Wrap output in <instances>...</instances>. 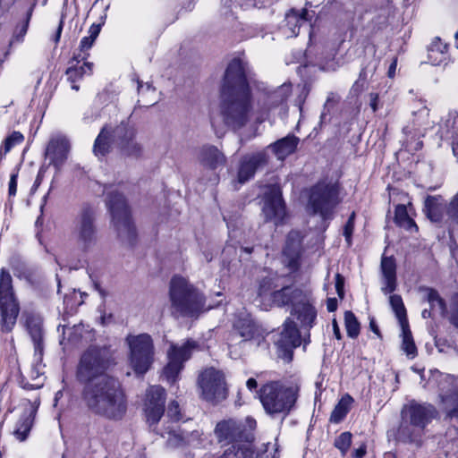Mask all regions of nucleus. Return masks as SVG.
I'll return each mask as SVG.
<instances>
[{"instance_id":"1","label":"nucleus","mask_w":458,"mask_h":458,"mask_svg":"<svg viewBox=\"0 0 458 458\" xmlns=\"http://www.w3.org/2000/svg\"><path fill=\"white\" fill-rule=\"evenodd\" d=\"M107 363L96 348L81 358L77 378L83 384L82 400L94 414L120 420L127 411V400L120 382L106 371Z\"/></svg>"},{"instance_id":"2","label":"nucleus","mask_w":458,"mask_h":458,"mask_svg":"<svg viewBox=\"0 0 458 458\" xmlns=\"http://www.w3.org/2000/svg\"><path fill=\"white\" fill-rule=\"evenodd\" d=\"M251 95L247 71L240 59L228 65L222 88L220 114L224 123L237 130L247 124L252 115Z\"/></svg>"},{"instance_id":"3","label":"nucleus","mask_w":458,"mask_h":458,"mask_svg":"<svg viewBox=\"0 0 458 458\" xmlns=\"http://www.w3.org/2000/svg\"><path fill=\"white\" fill-rule=\"evenodd\" d=\"M165 391L160 386H150L146 394L145 414L147 422L153 431L165 437L167 435V444L172 447L185 445L199 447L204 445L203 432L196 429L191 432L179 429L174 425L164 428H157V422L164 415Z\"/></svg>"},{"instance_id":"4","label":"nucleus","mask_w":458,"mask_h":458,"mask_svg":"<svg viewBox=\"0 0 458 458\" xmlns=\"http://www.w3.org/2000/svg\"><path fill=\"white\" fill-rule=\"evenodd\" d=\"M271 298L278 307L291 306V315L296 318L301 327L310 330L315 325L317 310L310 291L289 285L273 292Z\"/></svg>"},{"instance_id":"5","label":"nucleus","mask_w":458,"mask_h":458,"mask_svg":"<svg viewBox=\"0 0 458 458\" xmlns=\"http://www.w3.org/2000/svg\"><path fill=\"white\" fill-rule=\"evenodd\" d=\"M437 414V409L433 404L410 401L401 411L402 420L397 430L398 439L405 443H418L425 428Z\"/></svg>"},{"instance_id":"6","label":"nucleus","mask_w":458,"mask_h":458,"mask_svg":"<svg viewBox=\"0 0 458 458\" xmlns=\"http://www.w3.org/2000/svg\"><path fill=\"white\" fill-rule=\"evenodd\" d=\"M113 148L131 157H138L142 151L140 145L134 140L133 129L123 123L115 127L104 126L95 140L93 152L98 157H103Z\"/></svg>"},{"instance_id":"7","label":"nucleus","mask_w":458,"mask_h":458,"mask_svg":"<svg viewBox=\"0 0 458 458\" xmlns=\"http://www.w3.org/2000/svg\"><path fill=\"white\" fill-rule=\"evenodd\" d=\"M298 393L297 385L272 381L262 386L259 392V397L267 414L285 416L293 408Z\"/></svg>"},{"instance_id":"8","label":"nucleus","mask_w":458,"mask_h":458,"mask_svg":"<svg viewBox=\"0 0 458 458\" xmlns=\"http://www.w3.org/2000/svg\"><path fill=\"white\" fill-rule=\"evenodd\" d=\"M124 185H106V205L112 216V223L119 237L131 241L135 236V228L131 219L130 208L123 195Z\"/></svg>"},{"instance_id":"9","label":"nucleus","mask_w":458,"mask_h":458,"mask_svg":"<svg viewBox=\"0 0 458 458\" xmlns=\"http://www.w3.org/2000/svg\"><path fill=\"white\" fill-rule=\"evenodd\" d=\"M440 377L439 398L447 423L445 437L458 446V377L449 374Z\"/></svg>"},{"instance_id":"10","label":"nucleus","mask_w":458,"mask_h":458,"mask_svg":"<svg viewBox=\"0 0 458 458\" xmlns=\"http://www.w3.org/2000/svg\"><path fill=\"white\" fill-rule=\"evenodd\" d=\"M170 300L174 308L183 315L194 316L204 309L203 295L185 278L174 276L170 283Z\"/></svg>"},{"instance_id":"11","label":"nucleus","mask_w":458,"mask_h":458,"mask_svg":"<svg viewBox=\"0 0 458 458\" xmlns=\"http://www.w3.org/2000/svg\"><path fill=\"white\" fill-rule=\"evenodd\" d=\"M20 303L13 287V279L8 271H0V327L3 332L10 333L16 325L20 313Z\"/></svg>"},{"instance_id":"12","label":"nucleus","mask_w":458,"mask_h":458,"mask_svg":"<svg viewBox=\"0 0 458 458\" xmlns=\"http://www.w3.org/2000/svg\"><path fill=\"white\" fill-rule=\"evenodd\" d=\"M96 218L95 209L91 207H84L74 220L72 234L83 251L92 250L98 243Z\"/></svg>"},{"instance_id":"13","label":"nucleus","mask_w":458,"mask_h":458,"mask_svg":"<svg viewBox=\"0 0 458 458\" xmlns=\"http://www.w3.org/2000/svg\"><path fill=\"white\" fill-rule=\"evenodd\" d=\"M131 366L137 374H144L149 369L153 360V344L147 334L129 335Z\"/></svg>"},{"instance_id":"14","label":"nucleus","mask_w":458,"mask_h":458,"mask_svg":"<svg viewBox=\"0 0 458 458\" xmlns=\"http://www.w3.org/2000/svg\"><path fill=\"white\" fill-rule=\"evenodd\" d=\"M199 350V344L192 339H188L182 344H171L167 351L168 363L164 368L163 377L169 383H174L183 369V363L191 357L194 352Z\"/></svg>"},{"instance_id":"15","label":"nucleus","mask_w":458,"mask_h":458,"mask_svg":"<svg viewBox=\"0 0 458 458\" xmlns=\"http://www.w3.org/2000/svg\"><path fill=\"white\" fill-rule=\"evenodd\" d=\"M198 386L203 399L219 402L226 398L227 388L222 371L213 367L205 369L198 377Z\"/></svg>"},{"instance_id":"16","label":"nucleus","mask_w":458,"mask_h":458,"mask_svg":"<svg viewBox=\"0 0 458 458\" xmlns=\"http://www.w3.org/2000/svg\"><path fill=\"white\" fill-rule=\"evenodd\" d=\"M337 202V191L334 185L325 182L318 183L311 189L308 208L313 214H318L322 218L327 219Z\"/></svg>"},{"instance_id":"17","label":"nucleus","mask_w":458,"mask_h":458,"mask_svg":"<svg viewBox=\"0 0 458 458\" xmlns=\"http://www.w3.org/2000/svg\"><path fill=\"white\" fill-rule=\"evenodd\" d=\"M24 327L34 344V362L30 376L37 378L43 373L40 362L43 356V330L42 319L38 314L30 310H24L22 313Z\"/></svg>"},{"instance_id":"18","label":"nucleus","mask_w":458,"mask_h":458,"mask_svg":"<svg viewBox=\"0 0 458 458\" xmlns=\"http://www.w3.org/2000/svg\"><path fill=\"white\" fill-rule=\"evenodd\" d=\"M262 213L267 221L278 225L283 222L286 211L282 198V191L279 186L271 185L267 188L264 193V206Z\"/></svg>"},{"instance_id":"19","label":"nucleus","mask_w":458,"mask_h":458,"mask_svg":"<svg viewBox=\"0 0 458 458\" xmlns=\"http://www.w3.org/2000/svg\"><path fill=\"white\" fill-rule=\"evenodd\" d=\"M275 344L278 349V356L291 360L293 350L301 344L300 332L294 321L290 318L285 320Z\"/></svg>"},{"instance_id":"20","label":"nucleus","mask_w":458,"mask_h":458,"mask_svg":"<svg viewBox=\"0 0 458 458\" xmlns=\"http://www.w3.org/2000/svg\"><path fill=\"white\" fill-rule=\"evenodd\" d=\"M71 144L67 137L61 133L53 135L46 148V157L49 164L59 171L68 158Z\"/></svg>"},{"instance_id":"21","label":"nucleus","mask_w":458,"mask_h":458,"mask_svg":"<svg viewBox=\"0 0 458 458\" xmlns=\"http://www.w3.org/2000/svg\"><path fill=\"white\" fill-rule=\"evenodd\" d=\"M214 434L219 443L232 444L240 446L237 443L250 440L249 433L242 429V426L233 420L218 422L214 429Z\"/></svg>"},{"instance_id":"22","label":"nucleus","mask_w":458,"mask_h":458,"mask_svg":"<svg viewBox=\"0 0 458 458\" xmlns=\"http://www.w3.org/2000/svg\"><path fill=\"white\" fill-rule=\"evenodd\" d=\"M69 66L66 69L65 75L71 88L76 91L80 89L79 82L84 77L90 76L93 72V64L86 62V55L73 54L69 61Z\"/></svg>"},{"instance_id":"23","label":"nucleus","mask_w":458,"mask_h":458,"mask_svg":"<svg viewBox=\"0 0 458 458\" xmlns=\"http://www.w3.org/2000/svg\"><path fill=\"white\" fill-rule=\"evenodd\" d=\"M233 328L243 338V341L258 339V344H259V338H263L259 327L246 311H241L236 315L233 321Z\"/></svg>"},{"instance_id":"24","label":"nucleus","mask_w":458,"mask_h":458,"mask_svg":"<svg viewBox=\"0 0 458 458\" xmlns=\"http://www.w3.org/2000/svg\"><path fill=\"white\" fill-rule=\"evenodd\" d=\"M301 239L302 237L299 231H291L287 235L285 247L284 249V262L292 270H295L299 267L301 252Z\"/></svg>"},{"instance_id":"25","label":"nucleus","mask_w":458,"mask_h":458,"mask_svg":"<svg viewBox=\"0 0 458 458\" xmlns=\"http://www.w3.org/2000/svg\"><path fill=\"white\" fill-rule=\"evenodd\" d=\"M267 163V156L264 152H258L245 156L238 171V181L244 183L253 177L257 169Z\"/></svg>"},{"instance_id":"26","label":"nucleus","mask_w":458,"mask_h":458,"mask_svg":"<svg viewBox=\"0 0 458 458\" xmlns=\"http://www.w3.org/2000/svg\"><path fill=\"white\" fill-rule=\"evenodd\" d=\"M382 288L385 294H388L396 289V265L394 258L383 257L381 260Z\"/></svg>"},{"instance_id":"27","label":"nucleus","mask_w":458,"mask_h":458,"mask_svg":"<svg viewBox=\"0 0 458 458\" xmlns=\"http://www.w3.org/2000/svg\"><path fill=\"white\" fill-rule=\"evenodd\" d=\"M291 84L284 83L280 87H278L276 90L269 93L267 96L266 100L264 101V106L262 108H265V112H263L260 115L257 117V121L259 123H262L267 119V111L270 110L271 108L277 106L281 104H283L290 96L291 94Z\"/></svg>"},{"instance_id":"28","label":"nucleus","mask_w":458,"mask_h":458,"mask_svg":"<svg viewBox=\"0 0 458 458\" xmlns=\"http://www.w3.org/2000/svg\"><path fill=\"white\" fill-rule=\"evenodd\" d=\"M36 408L30 403H28L23 410L22 414L16 422L13 429V436L19 441L26 440L28 435L32 428Z\"/></svg>"},{"instance_id":"29","label":"nucleus","mask_w":458,"mask_h":458,"mask_svg":"<svg viewBox=\"0 0 458 458\" xmlns=\"http://www.w3.org/2000/svg\"><path fill=\"white\" fill-rule=\"evenodd\" d=\"M199 161L204 166L216 169L225 163V157L214 146H205L199 153Z\"/></svg>"},{"instance_id":"30","label":"nucleus","mask_w":458,"mask_h":458,"mask_svg":"<svg viewBox=\"0 0 458 458\" xmlns=\"http://www.w3.org/2000/svg\"><path fill=\"white\" fill-rule=\"evenodd\" d=\"M298 143L299 139L297 137L288 135L270 145L269 148L278 159L284 160L286 157L294 152Z\"/></svg>"},{"instance_id":"31","label":"nucleus","mask_w":458,"mask_h":458,"mask_svg":"<svg viewBox=\"0 0 458 458\" xmlns=\"http://www.w3.org/2000/svg\"><path fill=\"white\" fill-rule=\"evenodd\" d=\"M308 11L303 9L301 13L292 10L290 11L286 16V25L289 28L291 37H296L299 34L300 27L308 21Z\"/></svg>"},{"instance_id":"32","label":"nucleus","mask_w":458,"mask_h":458,"mask_svg":"<svg viewBox=\"0 0 458 458\" xmlns=\"http://www.w3.org/2000/svg\"><path fill=\"white\" fill-rule=\"evenodd\" d=\"M447 46L439 38H435L428 47V59L432 64H439L445 60Z\"/></svg>"},{"instance_id":"33","label":"nucleus","mask_w":458,"mask_h":458,"mask_svg":"<svg viewBox=\"0 0 458 458\" xmlns=\"http://www.w3.org/2000/svg\"><path fill=\"white\" fill-rule=\"evenodd\" d=\"M394 221L399 226H401L410 232H417L418 231V226L416 225L415 222L408 215L407 208L404 205H398L396 207L395 214H394Z\"/></svg>"},{"instance_id":"34","label":"nucleus","mask_w":458,"mask_h":458,"mask_svg":"<svg viewBox=\"0 0 458 458\" xmlns=\"http://www.w3.org/2000/svg\"><path fill=\"white\" fill-rule=\"evenodd\" d=\"M443 206L440 199L437 197H428L425 200V212L427 216L432 222H439L442 219Z\"/></svg>"},{"instance_id":"35","label":"nucleus","mask_w":458,"mask_h":458,"mask_svg":"<svg viewBox=\"0 0 458 458\" xmlns=\"http://www.w3.org/2000/svg\"><path fill=\"white\" fill-rule=\"evenodd\" d=\"M389 303L392 310L394 312L395 317L399 321L400 326H407L408 320L406 309L404 307L402 297L398 294L390 295Z\"/></svg>"},{"instance_id":"36","label":"nucleus","mask_w":458,"mask_h":458,"mask_svg":"<svg viewBox=\"0 0 458 458\" xmlns=\"http://www.w3.org/2000/svg\"><path fill=\"white\" fill-rule=\"evenodd\" d=\"M352 402V398L350 395L344 396L333 410L330 416V421L334 423H339L342 421L348 413Z\"/></svg>"},{"instance_id":"37","label":"nucleus","mask_w":458,"mask_h":458,"mask_svg":"<svg viewBox=\"0 0 458 458\" xmlns=\"http://www.w3.org/2000/svg\"><path fill=\"white\" fill-rule=\"evenodd\" d=\"M427 300L433 312H437L441 316H445L446 314L445 302L436 290L431 288L427 290Z\"/></svg>"},{"instance_id":"38","label":"nucleus","mask_w":458,"mask_h":458,"mask_svg":"<svg viewBox=\"0 0 458 458\" xmlns=\"http://www.w3.org/2000/svg\"><path fill=\"white\" fill-rule=\"evenodd\" d=\"M100 28L98 25L93 24L89 30V36L84 37L80 43V52L75 53L76 55H86V58L89 56L88 51L93 46L97 37L98 36Z\"/></svg>"},{"instance_id":"39","label":"nucleus","mask_w":458,"mask_h":458,"mask_svg":"<svg viewBox=\"0 0 458 458\" xmlns=\"http://www.w3.org/2000/svg\"><path fill=\"white\" fill-rule=\"evenodd\" d=\"M252 453L235 445L225 450L219 458H251ZM203 458H214L212 454H206Z\"/></svg>"},{"instance_id":"40","label":"nucleus","mask_w":458,"mask_h":458,"mask_svg":"<svg viewBox=\"0 0 458 458\" xmlns=\"http://www.w3.org/2000/svg\"><path fill=\"white\" fill-rule=\"evenodd\" d=\"M403 331V350L407 353V355L414 357L416 354V346L413 342L411 333L409 329V325L401 326Z\"/></svg>"},{"instance_id":"41","label":"nucleus","mask_w":458,"mask_h":458,"mask_svg":"<svg viewBox=\"0 0 458 458\" xmlns=\"http://www.w3.org/2000/svg\"><path fill=\"white\" fill-rule=\"evenodd\" d=\"M344 322L348 336L355 338L360 334V323L352 311H346L344 314Z\"/></svg>"},{"instance_id":"42","label":"nucleus","mask_w":458,"mask_h":458,"mask_svg":"<svg viewBox=\"0 0 458 458\" xmlns=\"http://www.w3.org/2000/svg\"><path fill=\"white\" fill-rule=\"evenodd\" d=\"M24 140L23 135L19 131H13L11 135H9L4 142V146L0 150V155L4 152L5 155L8 153L14 146L21 144Z\"/></svg>"},{"instance_id":"43","label":"nucleus","mask_w":458,"mask_h":458,"mask_svg":"<svg viewBox=\"0 0 458 458\" xmlns=\"http://www.w3.org/2000/svg\"><path fill=\"white\" fill-rule=\"evenodd\" d=\"M352 434L348 431L340 434L335 440V446L344 454L352 443Z\"/></svg>"},{"instance_id":"44","label":"nucleus","mask_w":458,"mask_h":458,"mask_svg":"<svg viewBox=\"0 0 458 458\" xmlns=\"http://www.w3.org/2000/svg\"><path fill=\"white\" fill-rule=\"evenodd\" d=\"M450 309L449 321L458 329V293L453 295Z\"/></svg>"},{"instance_id":"45","label":"nucleus","mask_w":458,"mask_h":458,"mask_svg":"<svg viewBox=\"0 0 458 458\" xmlns=\"http://www.w3.org/2000/svg\"><path fill=\"white\" fill-rule=\"evenodd\" d=\"M447 216L451 223L458 226V196H455L449 203Z\"/></svg>"},{"instance_id":"46","label":"nucleus","mask_w":458,"mask_h":458,"mask_svg":"<svg viewBox=\"0 0 458 458\" xmlns=\"http://www.w3.org/2000/svg\"><path fill=\"white\" fill-rule=\"evenodd\" d=\"M166 417L174 424L181 419L180 408L177 402L173 401L169 403Z\"/></svg>"},{"instance_id":"47","label":"nucleus","mask_w":458,"mask_h":458,"mask_svg":"<svg viewBox=\"0 0 458 458\" xmlns=\"http://www.w3.org/2000/svg\"><path fill=\"white\" fill-rule=\"evenodd\" d=\"M354 218H355V213L352 212V215L350 216L347 223L345 224L344 229V235L345 240L348 242V244L351 243V238H352V232L354 229Z\"/></svg>"},{"instance_id":"48","label":"nucleus","mask_w":458,"mask_h":458,"mask_svg":"<svg viewBox=\"0 0 458 458\" xmlns=\"http://www.w3.org/2000/svg\"><path fill=\"white\" fill-rule=\"evenodd\" d=\"M273 287V277H265L259 284V294L264 295Z\"/></svg>"},{"instance_id":"49","label":"nucleus","mask_w":458,"mask_h":458,"mask_svg":"<svg viewBox=\"0 0 458 458\" xmlns=\"http://www.w3.org/2000/svg\"><path fill=\"white\" fill-rule=\"evenodd\" d=\"M17 174H11L9 185H8V194L9 197H14L17 191Z\"/></svg>"},{"instance_id":"50","label":"nucleus","mask_w":458,"mask_h":458,"mask_svg":"<svg viewBox=\"0 0 458 458\" xmlns=\"http://www.w3.org/2000/svg\"><path fill=\"white\" fill-rule=\"evenodd\" d=\"M344 278L340 275H335V289L338 296L340 298L344 297Z\"/></svg>"},{"instance_id":"51","label":"nucleus","mask_w":458,"mask_h":458,"mask_svg":"<svg viewBox=\"0 0 458 458\" xmlns=\"http://www.w3.org/2000/svg\"><path fill=\"white\" fill-rule=\"evenodd\" d=\"M369 106L373 112H376L378 108V94L370 93L369 94Z\"/></svg>"},{"instance_id":"52","label":"nucleus","mask_w":458,"mask_h":458,"mask_svg":"<svg viewBox=\"0 0 458 458\" xmlns=\"http://www.w3.org/2000/svg\"><path fill=\"white\" fill-rule=\"evenodd\" d=\"M30 15H31V13H29L28 15H27V19H26L25 22L22 24L21 28L20 29L19 33L17 34V37L22 38L26 34L27 30H28V26H29V21H30Z\"/></svg>"},{"instance_id":"53","label":"nucleus","mask_w":458,"mask_h":458,"mask_svg":"<svg viewBox=\"0 0 458 458\" xmlns=\"http://www.w3.org/2000/svg\"><path fill=\"white\" fill-rule=\"evenodd\" d=\"M337 307V301L335 298H330L327 300V310L329 312L335 311Z\"/></svg>"},{"instance_id":"54","label":"nucleus","mask_w":458,"mask_h":458,"mask_svg":"<svg viewBox=\"0 0 458 458\" xmlns=\"http://www.w3.org/2000/svg\"><path fill=\"white\" fill-rule=\"evenodd\" d=\"M366 454V446L361 445L354 451V458H362Z\"/></svg>"},{"instance_id":"55","label":"nucleus","mask_w":458,"mask_h":458,"mask_svg":"<svg viewBox=\"0 0 458 458\" xmlns=\"http://www.w3.org/2000/svg\"><path fill=\"white\" fill-rule=\"evenodd\" d=\"M246 386H247V387H248L250 391H252V390L256 389V388H257V386H258L257 380H256L255 378H252V377H251V378H249V379L247 380V382H246Z\"/></svg>"},{"instance_id":"56","label":"nucleus","mask_w":458,"mask_h":458,"mask_svg":"<svg viewBox=\"0 0 458 458\" xmlns=\"http://www.w3.org/2000/svg\"><path fill=\"white\" fill-rule=\"evenodd\" d=\"M396 65H397V60L394 59L393 63L390 64L389 69H388V76L389 77L394 76Z\"/></svg>"},{"instance_id":"57","label":"nucleus","mask_w":458,"mask_h":458,"mask_svg":"<svg viewBox=\"0 0 458 458\" xmlns=\"http://www.w3.org/2000/svg\"><path fill=\"white\" fill-rule=\"evenodd\" d=\"M333 330H334V335H335V337L337 339H341L340 329H339V327L335 320L333 321Z\"/></svg>"},{"instance_id":"58","label":"nucleus","mask_w":458,"mask_h":458,"mask_svg":"<svg viewBox=\"0 0 458 458\" xmlns=\"http://www.w3.org/2000/svg\"><path fill=\"white\" fill-rule=\"evenodd\" d=\"M246 424H247L248 428H250V430H253L256 427V420H253L252 418H247Z\"/></svg>"},{"instance_id":"59","label":"nucleus","mask_w":458,"mask_h":458,"mask_svg":"<svg viewBox=\"0 0 458 458\" xmlns=\"http://www.w3.org/2000/svg\"><path fill=\"white\" fill-rule=\"evenodd\" d=\"M369 327L371 328V330L380 337V332H379V329H378V327L377 326L376 322L374 320H371L370 323H369Z\"/></svg>"},{"instance_id":"60","label":"nucleus","mask_w":458,"mask_h":458,"mask_svg":"<svg viewBox=\"0 0 458 458\" xmlns=\"http://www.w3.org/2000/svg\"><path fill=\"white\" fill-rule=\"evenodd\" d=\"M432 313H433V310L430 309V310H427L425 309L422 313H421V316L422 318H430L432 316Z\"/></svg>"},{"instance_id":"61","label":"nucleus","mask_w":458,"mask_h":458,"mask_svg":"<svg viewBox=\"0 0 458 458\" xmlns=\"http://www.w3.org/2000/svg\"><path fill=\"white\" fill-rule=\"evenodd\" d=\"M335 68H336L335 65L334 64H330V65H328L327 67L323 66L322 70L328 72V71H335Z\"/></svg>"},{"instance_id":"62","label":"nucleus","mask_w":458,"mask_h":458,"mask_svg":"<svg viewBox=\"0 0 458 458\" xmlns=\"http://www.w3.org/2000/svg\"><path fill=\"white\" fill-rule=\"evenodd\" d=\"M6 10H7V8H5V6L3 3V0H0V13H4Z\"/></svg>"},{"instance_id":"63","label":"nucleus","mask_w":458,"mask_h":458,"mask_svg":"<svg viewBox=\"0 0 458 458\" xmlns=\"http://www.w3.org/2000/svg\"><path fill=\"white\" fill-rule=\"evenodd\" d=\"M61 31H62V24H60L59 27H58L57 35H56V40L59 39L60 35H61Z\"/></svg>"},{"instance_id":"64","label":"nucleus","mask_w":458,"mask_h":458,"mask_svg":"<svg viewBox=\"0 0 458 458\" xmlns=\"http://www.w3.org/2000/svg\"><path fill=\"white\" fill-rule=\"evenodd\" d=\"M454 37H455V45H456V47L458 48V30L456 31Z\"/></svg>"}]
</instances>
